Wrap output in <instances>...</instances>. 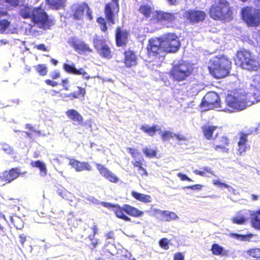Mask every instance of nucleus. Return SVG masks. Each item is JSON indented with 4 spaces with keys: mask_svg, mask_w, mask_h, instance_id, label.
Wrapping results in <instances>:
<instances>
[{
    "mask_svg": "<svg viewBox=\"0 0 260 260\" xmlns=\"http://www.w3.org/2000/svg\"><path fill=\"white\" fill-rule=\"evenodd\" d=\"M243 20L248 26H257L260 24V12L257 10H254L251 12V8L248 7H244L241 11Z\"/></svg>",
    "mask_w": 260,
    "mask_h": 260,
    "instance_id": "9d476101",
    "label": "nucleus"
},
{
    "mask_svg": "<svg viewBox=\"0 0 260 260\" xmlns=\"http://www.w3.org/2000/svg\"><path fill=\"white\" fill-rule=\"evenodd\" d=\"M211 251L214 255H221L226 256L229 254V251L224 250V248L218 244H213L211 246Z\"/></svg>",
    "mask_w": 260,
    "mask_h": 260,
    "instance_id": "c756f323",
    "label": "nucleus"
},
{
    "mask_svg": "<svg viewBox=\"0 0 260 260\" xmlns=\"http://www.w3.org/2000/svg\"><path fill=\"white\" fill-rule=\"evenodd\" d=\"M20 15L24 19L31 18L32 19V11H30V9L29 8L26 7L22 9L20 12Z\"/></svg>",
    "mask_w": 260,
    "mask_h": 260,
    "instance_id": "37998d69",
    "label": "nucleus"
},
{
    "mask_svg": "<svg viewBox=\"0 0 260 260\" xmlns=\"http://www.w3.org/2000/svg\"><path fill=\"white\" fill-rule=\"evenodd\" d=\"M103 205L108 208H112V210L116 217L125 221H131V218L127 216L125 213L128 215L134 217H141L144 214V212L128 204H124L122 206H120L118 204H112L109 202H103Z\"/></svg>",
    "mask_w": 260,
    "mask_h": 260,
    "instance_id": "39448f33",
    "label": "nucleus"
},
{
    "mask_svg": "<svg viewBox=\"0 0 260 260\" xmlns=\"http://www.w3.org/2000/svg\"><path fill=\"white\" fill-rule=\"evenodd\" d=\"M69 164L76 172H81L83 171H90L92 170V167L90 164L86 161H80L74 158H70Z\"/></svg>",
    "mask_w": 260,
    "mask_h": 260,
    "instance_id": "6ab92c4d",
    "label": "nucleus"
},
{
    "mask_svg": "<svg viewBox=\"0 0 260 260\" xmlns=\"http://www.w3.org/2000/svg\"><path fill=\"white\" fill-rule=\"evenodd\" d=\"M178 218L176 214L173 212L164 211V220L170 221Z\"/></svg>",
    "mask_w": 260,
    "mask_h": 260,
    "instance_id": "58836bf2",
    "label": "nucleus"
},
{
    "mask_svg": "<svg viewBox=\"0 0 260 260\" xmlns=\"http://www.w3.org/2000/svg\"><path fill=\"white\" fill-rule=\"evenodd\" d=\"M260 208L250 214V223L253 228L260 231Z\"/></svg>",
    "mask_w": 260,
    "mask_h": 260,
    "instance_id": "cd10ccee",
    "label": "nucleus"
},
{
    "mask_svg": "<svg viewBox=\"0 0 260 260\" xmlns=\"http://www.w3.org/2000/svg\"><path fill=\"white\" fill-rule=\"evenodd\" d=\"M60 85L63 87V89L65 90H70V84L68 79L66 78L61 80Z\"/></svg>",
    "mask_w": 260,
    "mask_h": 260,
    "instance_id": "8fccbe9b",
    "label": "nucleus"
},
{
    "mask_svg": "<svg viewBox=\"0 0 260 260\" xmlns=\"http://www.w3.org/2000/svg\"><path fill=\"white\" fill-rule=\"evenodd\" d=\"M144 158L141 157L138 159H135L132 162V164L134 168H137L138 174L142 177L147 176L148 173L146 170L143 167V163L144 162Z\"/></svg>",
    "mask_w": 260,
    "mask_h": 260,
    "instance_id": "393cba45",
    "label": "nucleus"
},
{
    "mask_svg": "<svg viewBox=\"0 0 260 260\" xmlns=\"http://www.w3.org/2000/svg\"><path fill=\"white\" fill-rule=\"evenodd\" d=\"M174 138H176L179 141H185L186 137L180 134H176L169 131L164 132V140L169 141Z\"/></svg>",
    "mask_w": 260,
    "mask_h": 260,
    "instance_id": "7c9ffc66",
    "label": "nucleus"
},
{
    "mask_svg": "<svg viewBox=\"0 0 260 260\" xmlns=\"http://www.w3.org/2000/svg\"><path fill=\"white\" fill-rule=\"evenodd\" d=\"M162 19V12L160 11H155L152 13V15L150 19V23L151 24H157Z\"/></svg>",
    "mask_w": 260,
    "mask_h": 260,
    "instance_id": "e433bc0d",
    "label": "nucleus"
},
{
    "mask_svg": "<svg viewBox=\"0 0 260 260\" xmlns=\"http://www.w3.org/2000/svg\"><path fill=\"white\" fill-rule=\"evenodd\" d=\"M31 167L34 168H37L39 169L40 175L42 177H45L47 174V169L45 164L40 160H37L36 161H32L30 162Z\"/></svg>",
    "mask_w": 260,
    "mask_h": 260,
    "instance_id": "c85d7f7f",
    "label": "nucleus"
},
{
    "mask_svg": "<svg viewBox=\"0 0 260 260\" xmlns=\"http://www.w3.org/2000/svg\"><path fill=\"white\" fill-rule=\"evenodd\" d=\"M63 69L66 72L72 74H75L76 70L74 64H69L67 63H64L63 64Z\"/></svg>",
    "mask_w": 260,
    "mask_h": 260,
    "instance_id": "49530a36",
    "label": "nucleus"
},
{
    "mask_svg": "<svg viewBox=\"0 0 260 260\" xmlns=\"http://www.w3.org/2000/svg\"><path fill=\"white\" fill-rule=\"evenodd\" d=\"M35 71L40 76H45L48 73V69L45 64H39L34 67Z\"/></svg>",
    "mask_w": 260,
    "mask_h": 260,
    "instance_id": "4c0bfd02",
    "label": "nucleus"
},
{
    "mask_svg": "<svg viewBox=\"0 0 260 260\" xmlns=\"http://www.w3.org/2000/svg\"><path fill=\"white\" fill-rule=\"evenodd\" d=\"M245 221V219L243 216L236 217L233 219V222L235 223L241 224Z\"/></svg>",
    "mask_w": 260,
    "mask_h": 260,
    "instance_id": "6e6d98bb",
    "label": "nucleus"
},
{
    "mask_svg": "<svg viewBox=\"0 0 260 260\" xmlns=\"http://www.w3.org/2000/svg\"><path fill=\"white\" fill-rule=\"evenodd\" d=\"M218 128V126L211 125H204L201 127L203 135L208 140L213 139V134Z\"/></svg>",
    "mask_w": 260,
    "mask_h": 260,
    "instance_id": "b1692460",
    "label": "nucleus"
},
{
    "mask_svg": "<svg viewBox=\"0 0 260 260\" xmlns=\"http://www.w3.org/2000/svg\"><path fill=\"white\" fill-rule=\"evenodd\" d=\"M203 186L201 184H194L191 186L186 187V188L190 189L192 190H200L202 188Z\"/></svg>",
    "mask_w": 260,
    "mask_h": 260,
    "instance_id": "bf43d9fd",
    "label": "nucleus"
},
{
    "mask_svg": "<svg viewBox=\"0 0 260 260\" xmlns=\"http://www.w3.org/2000/svg\"><path fill=\"white\" fill-rule=\"evenodd\" d=\"M138 11L146 19L149 18L152 14V8L148 4L141 5Z\"/></svg>",
    "mask_w": 260,
    "mask_h": 260,
    "instance_id": "f704fd0d",
    "label": "nucleus"
},
{
    "mask_svg": "<svg viewBox=\"0 0 260 260\" xmlns=\"http://www.w3.org/2000/svg\"><path fill=\"white\" fill-rule=\"evenodd\" d=\"M68 117L78 125H82L83 118L82 115L75 109H70L66 112Z\"/></svg>",
    "mask_w": 260,
    "mask_h": 260,
    "instance_id": "5701e85b",
    "label": "nucleus"
},
{
    "mask_svg": "<svg viewBox=\"0 0 260 260\" xmlns=\"http://www.w3.org/2000/svg\"><path fill=\"white\" fill-rule=\"evenodd\" d=\"M32 21L44 30L50 29L55 24L54 19L49 18L41 7L35 8L32 10Z\"/></svg>",
    "mask_w": 260,
    "mask_h": 260,
    "instance_id": "0eeeda50",
    "label": "nucleus"
},
{
    "mask_svg": "<svg viewBox=\"0 0 260 260\" xmlns=\"http://www.w3.org/2000/svg\"><path fill=\"white\" fill-rule=\"evenodd\" d=\"M105 254L106 255L107 258L113 259V257L115 255V253L111 252L109 250H107L105 251Z\"/></svg>",
    "mask_w": 260,
    "mask_h": 260,
    "instance_id": "0e129e2a",
    "label": "nucleus"
},
{
    "mask_svg": "<svg viewBox=\"0 0 260 260\" xmlns=\"http://www.w3.org/2000/svg\"><path fill=\"white\" fill-rule=\"evenodd\" d=\"M119 11V0H111V2L105 4L104 8L105 18L100 16L96 18V22L103 32L105 33L107 31V23L109 25L116 23Z\"/></svg>",
    "mask_w": 260,
    "mask_h": 260,
    "instance_id": "f257e3e1",
    "label": "nucleus"
},
{
    "mask_svg": "<svg viewBox=\"0 0 260 260\" xmlns=\"http://www.w3.org/2000/svg\"><path fill=\"white\" fill-rule=\"evenodd\" d=\"M140 129L149 136H153L156 132L159 130V128L156 125L150 126L147 124H143L140 126Z\"/></svg>",
    "mask_w": 260,
    "mask_h": 260,
    "instance_id": "473e14b6",
    "label": "nucleus"
},
{
    "mask_svg": "<svg viewBox=\"0 0 260 260\" xmlns=\"http://www.w3.org/2000/svg\"><path fill=\"white\" fill-rule=\"evenodd\" d=\"M128 152L131 155L132 157L135 158L138 154H139V152L136 149L133 148L131 147H127L126 148Z\"/></svg>",
    "mask_w": 260,
    "mask_h": 260,
    "instance_id": "603ef678",
    "label": "nucleus"
},
{
    "mask_svg": "<svg viewBox=\"0 0 260 260\" xmlns=\"http://www.w3.org/2000/svg\"><path fill=\"white\" fill-rule=\"evenodd\" d=\"M69 43L79 53L91 52V49L89 48V46L83 41H77L73 38L70 39Z\"/></svg>",
    "mask_w": 260,
    "mask_h": 260,
    "instance_id": "412c9836",
    "label": "nucleus"
},
{
    "mask_svg": "<svg viewBox=\"0 0 260 260\" xmlns=\"http://www.w3.org/2000/svg\"><path fill=\"white\" fill-rule=\"evenodd\" d=\"M177 176L179 177L180 180L182 181H187L188 182L192 181V180L191 179L188 177L185 174H183L181 173H178Z\"/></svg>",
    "mask_w": 260,
    "mask_h": 260,
    "instance_id": "5fc2aeb1",
    "label": "nucleus"
},
{
    "mask_svg": "<svg viewBox=\"0 0 260 260\" xmlns=\"http://www.w3.org/2000/svg\"><path fill=\"white\" fill-rule=\"evenodd\" d=\"M35 48L39 50H41L43 51H47V48L46 46L44 44H40L35 46Z\"/></svg>",
    "mask_w": 260,
    "mask_h": 260,
    "instance_id": "13d9d810",
    "label": "nucleus"
},
{
    "mask_svg": "<svg viewBox=\"0 0 260 260\" xmlns=\"http://www.w3.org/2000/svg\"><path fill=\"white\" fill-rule=\"evenodd\" d=\"M200 107L203 110L220 107L219 96L214 91L208 92L203 98Z\"/></svg>",
    "mask_w": 260,
    "mask_h": 260,
    "instance_id": "1a4fd4ad",
    "label": "nucleus"
},
{
    "mask_svg": "<svg viewBox=\"0 0 260 260\" xmlns=\"http://www.w3.org/2000/svg\"><path fill=\"white\" fill-rule=\"evenodd\" d=\"M128 31L118 26L115 28V38L117 47H125L128 43Z\"/></svg>",
    "mask_w": 260,
    "mask_h": 260,
    "instance_id": "dca6fc26",
    "label": "nucleus"
},
{
    "mask_svg": "<svg viewBox=\"0 0 260 260\" xmlns=\"http://www.w3.org/2000/svg\"><path fill=\"white\" fill-rule=\"evenodd\" d=\"M45 82L47 85L53 87L57 86L58 84L56 81H54L50 79L45 80Z\"/></svg>",
    "mask_w": 260,
    "mask_h": 260,
    "instance_id": "4d7b16f0",
    "label": "nucleus"
},
{
    "mask_svg": "<svg viewBox=\"0 0 260 260\" xmlns=\"http://www.w3.org/2000/svg\"><path fill=\"white\" fill-rule=\"evenodd\" d=\"M181 46L178 36L174 33H168L164 39V51L168 53H175Z\"/></svg>",
    "mask_w": 260,
    "mask_h": 260,
    "instance_id": "9b49d317",
    "label": "nucleus"
},
{
    "mask_svg": "<svg viewBox=\"0 0 260 260\" xmlns=\"http://www.w3.org/2000/svg\"><path fill=\"white\" fill-rule=\"evenodd\" d=\"M184 17L190 23H198L205 19L206 13L202 10H188L185 12Z\"/></svg>",
    "mask_w": 260,
    "mask_h": 260,
    "instance_id": "2eb2a0df",
    "label": "nucleus"
},
{
    "mask_svg": "<svg viewBox=\"0 0 260 260\" xmlns=\"http://www.w3.org/2000/svg\"><path fill=\"white\" fill-rule=\"evenodd\" d=\"M234 61L236 65L243 70L256 72L260 69V61L258 58L246 49L237 51L234 57Z\"/></svg>",
    "mask_w": 260,
    "mask_h": 260,
    "instance_id": "20e7f679",
    "label": "nucleus"
},
{
    "mask_svg": "<svg viewBox=\"0 0 260 260\" xmlns=\"http://www.w3.org/2000/svg\"><path fill=\"white\" fill-rule=\"evenodd\" d=\"M184 255L180 252L176 253L174 255V260H184Z\"/></svg>",
    "mask_w": 260,
    "mask_h": 260,
    "instance_id": "052dcab7",
    "label": "nucleus"
},
{
    "mask_svg": "<svg viewBox=\"0 0 260 260\" xmlns=\"http://www.w3.org/2000/svg\"><path fill=\"white\" fill-rule=\"evenodd\" d=\"M167 1L170 5L176 6L179 3L180 0H167Z\"/></svg>",
    "mask_w": 260,
    "mask_h": 260,
    "instance_id": "338daca9",
    "label": "nucleus"
},
{
    "mask_svg": "<svg viewBox=\"0 0 260 260\" xmlns=\"http://www.w3.org/2000/svg\"><path fill=\"white\" fill-rule=\"evenodd\" d=\"M193 172L195 174L200 175L201 176H205L206 173H210L214 175L213 173L211 171V169L208 167H204L202 171L195 170Z\"/></svg>",
    "mask_w": 260,
    "mask_h": 260,
    "instance_id": "79ce46f5",
    "label": "nucleus"
},
{
    "mask_svg": "<svg viewBox=\"0 0 260 260\" xmlns=\"http://www.w3.org/2000/svg\"><path fill=\"white\" fill-rule=\"evenodd\" d=\"M162 42V41L158 38H152L149 40L147 49L149 56H156L161 52Z\"/></svg>",
    "mask_w": 260,
    "mask_h": 260,
    "instance_id": "f3484780",
    "label": "nucleus"
},
{
    "mask_svg": "<svg viewBox=\"0 0 260 260\" xmlns=\"http://www.w3.org/2000/svg\"><path fill=\"white\" fill-rule=\"evenodd\" d=\"M219 141L220 144L214 147L215 150L217 151L221 150L223 152H228L229 149L226 148V146H229L230 144L229 138L226 136H222Z\"/></svg>",
    "mask_w": 260,
    "mask_h": 260,
    "instance_id": "bb28decb",
    "label": "nucleus"
},
{
    "mask_svg": "<svg viewBox=\"0 0 260 260\" xmlns=\"http://www.w3.org/2000/svg\"><path fill=\"white\" fill-rule=\"evenodd\" d=\"M107 239H115L114 233L113 231H110L106 234Z\"/></svg>",
    "mask_w": 260,
    "mask_h": 260,
    "instance_id": "e2e57ef3",
    "label": "nucleus"
},
{
    "mask_svg": "<svg viewBox=\"0 0 260 260\" xmlns=\"http://www.w3.org/2000/svg\"><path fill=\"white\" fill-rule=\"evenodd\" d=\"M228 110L232 112L243 110L247 106V102L244 96L229 94L225 98Z\"/></svg>",
    "mask_w": 260,
    "mask_h": 260,
    "instance_id": "6e6552de",
    "label": "nucleus"
},
{
    "mask_svg": "<svg viewBox=\"0 0 260 260\" xmlns=\"http://www.w3.org/2000/svg\"><path fill=\"white\" fill-rule=\"evenodd\" d=\"M176 19V17L175 16V14L164 12V21H166L168 22H172Z\"/></svg>",
    "mask_w": 260,
    "mask_h": 260,
    "instance_id": "c03bdc74",
    "label": "nucleus"
},
{
    "mask_svg": "<svg viewBox=\"0 0 260 260\" xmlns=\"http://www.w3.org/2000/svg\"><path fill=\"white\" fill-rule=\"evenodd\" d=\"M10 24L11 22L7 19L0 20V34L4 33Z\"/></svg>",
    "mask_w": 260,
    "mask_h": 260,
    "instance_id": "ea45409f",
    "label": "nucleus"
},
{
    "mask_svg": "<svg viewBox=\"0 0 260 260\" xmlns=\"http://www.w3.org/2000/svg\"><path fill=\"white\" fill-rule=\"evenodd\" d=\"M193 72V68L189 63L182 61L174 64L169 72L172 79L177 82L186 80Z\"/></svg>",
    "mask_w": 260,
    "mask_h": 260,
    "instance_id": "423d86ee",
    "label": "nucleus"
},
{
    "mask_svg": "<svg viewBox=\"0 0 260 260\" xmlns=\"http://www.w3.org/2000/svg\"><path fill=\"white\" fill-rule=\"evenodd\" d=\"M95 166L100 174L105 178L112 183H117L118 182V178L104 166L99 164H96Z\"/></svg>",
    "mask_w": 260,
    "mask_h": 260,
    "instance_id": "aec40b11",
    "label": "nucleus"
},
{
    "mask_svg": "<svg viewBox=\"0 0 260 260\" xmlns=\"http://www.w3.org/2000/svg\"><path fill=\"white\" fill-rule=\"evenodd\" d=\"M26 172H21L18 167L6 170L0 174V179L5 183H9L21 175H25Z\"/></svg>",
    "mask_w": 260,
    "mask_h": 260,
    "instance_id": "4468645a",
    "label": "nucleus"
},
{
    "mask_svg": "<svg viewBox=\"0 0 260 260\" xmlns=\"http://www.w3.org/2000/svg\"><path fill=\"white\" fill-rule=\"evenodd\" d=\"M93 44L94 48L102 57L107 59L112 57V51L105 39L95 36L93 39Z\"/></svg>",
    "mask_w": 260,
    "mask_h": 260,
    "instance_id": "f8f14e48",
    "label": "nucleus"
},
{
    "mask_svg": "<svg viewBox=\"0 0 260 260\" xmlns=\"http://www.w3.org/2000/svg\"><path fill=\"white\" fill-rule=\"evenodd\" d=\"M143 152L146 156L149 157H155L156 155V152L154 150L148 148L143 149Z\"/></svg>",
    "mask_w": 260,
    "mask_h": 260,
    "instance_id": "de8ad7c7",
    "label": "nucleus"
},
{
    "mask_svg": "<svg viewBox=\"0 0 260 260\" xmlns=\"http://www.w3.org/2000/svg\"><path fill=\"white\" fill-rule=\"evenodd\" d=\"M5 2L11 7L16 8L20 5V0H4Z\"/></svg>",
    "mask_w": 260,
    "mask_h": 260,
    "instance_id": "09e8293b",
    "label": "nucleus"
},
{
    "mask_svg": "<svg viewBox=\"0 0 260 260\" xmlns=\"http://www.w3.org/2000/svg\"><path fill=\"white\" fill-rule=\"evenodd\" d=\"M46 2L50 7L58 10L64 7L66 0H46Z\"/></svg>",
    "mask_w": 260,
    "mask_h": 260,
    "instance_id": "c9c22d12",
    "label": "nucleus"
},
{
    "mask_svg": "<svg viewBox=\"0 0 260 260\" xmlns=\"http://www.w3.org/2000/svg\"><path fill=\"white\" fill-rule=\"evenodd\" d=\"M77 89H78V92H72L68 94L66 97L69 98L70 100H73L75 99L78 98H82L84 99L85 95L86 94V89L85 88L82 87L81 86H77Z\"/></svg>",
    "mask_w": 260,
    "mask_h": 260,
    "instance_id": "72a5a7b5",
    "label": "nucleus"
},
{
    "mask_svg": "<svg viewBox=\"0 0 260 260\" xmlns=\"http://www.w3.org/2000/svg\"><path fill=\"white\" fill-rule=\"evenodd\" d=\"M74 75H82L83 76V78L86 80L91 78V77L83 68H80L79 69H76Z\"/></svg>",
    "mask_w": 260,
    "mask_h": 260,
    "instance_id": "a18cd8bd",
    "label": "nucleus"
},
{
    "mask_svg": "<svg viewBox=\"0 0 260 260\" xmlns=\"http://www.w3.org/2000/svg\"><path fill=\"white\" fill-rule=\"evenodd\" d=\"M71 10L73 18L75 20H79L82 19L85 12H86V15L89 20L92 19V12L88 5L85 3L74 5L71 8Z\"/></svg>",
    "mask_w": 260,
    "mask_h": 260,
    "instance_id": "ddd939ff",
    "label": "nucleus"
},
{
    "mask_svg": "<svg viewBox=\"0 0 260 260\" xmlns=\"http://www.w3.org/2000/svg\"><path fill=\"white\" fill-rule=\"evenodd\" d=\"M26 127L27 129H28L30 130V131H31L32 132H33V133H35L37 134H39V135H40V131H36V130L34 128V127H33L31 125H30V124H26Z\"/></svg>",
    "mask_w": 260,
    "mask_h": 260,
    "instance_id": "69168bd1",
    "label": "nucleus"
},
{
    "mask_svg": "<svg viewBox=\"0 0 260 260\" xmlns=\"http://www.w3.org/2000/svg\"><path fill=\"white\" fill-rule=\"evenodd\" d=\"M2 150L7 154H11L13 152L12 148L7 144H4L3 145Z\"/></svg>",
    "mask_w": 260,
    "mask_h": 260,
    "instance_id": "864d4df0",
    "label": "nucleus"
},
{
    "mask_svg": "<svg viewBox=\"0 0 260 260\" xmlns=\"http://www.w3.org/2000/svg\"><path fill=\"white\" fill-rule=\"evenodd\" d=\"M208 14L215 21H229L233 17V8L226 0H213Z\"/></svg>",
    "mask_w": 260,
    "mask_h": 260,
    "instance_id": "7ed1b4c3",
    "label": "nucleus"
},
{
    "mask_svg": "<svg viewBox=\"0 0 260 260\" xmlns=\"http://www.w3.org/2000/svg\"><path fill=\"white\" fill-rule=\"evenodd\" d=\"M132 196L137 201L144 203H148L151 202V197L150 195L145 194L133 191L131 193Z\"/></svg>",
    "mask_w": 260,
    "mask_h": 260,
    "instance_id": "2f4dec72",
    "label": "nucleus"
},
{
    "mask_svg": "<svg viewBox=\"0 0 260 260\" xmlns=\"http://www.w3.org/2000/svg\"><path fill=\"white\" fill-rule=\"evenodd\" d=\"M248 134L244 132H240L239 140L238 142L237 151L240 155H242L246 152L247 149H249L250 146L247 144L248 141Z\"/></svg>",
    "mask_w": 260,
    "mask_h": 260,
    "instance_id": "4be33fe9",
    "label": "nucleus"
},
{
    "mask_svg": "<svg viewBox=\"0 0 260 260\" xmlns=\"http://www.w3.org/2000/svg\"><path fill=\"white\" fill-rule=\"evenodd\" d=\"M91 230H92V234L89 235L87 238L90 241V244L88 245V246L91 249H93L96 248V247L100 243L99 240L96 239L95 236V235L98 234V228L96 225H93L91 228Z\"/></svg>",
    "mask_w": 260,
    "mask_h": 260,
    "instance_id": "a878e982",
    "label": "nucleus"
},
{
    "mask_svg": "<svg viewBox=\"0 0 260 260\" xmlns=\"http://www.w3.org/2000/svg\"><path fill=\"white\" fill-rule=\"evenodd\" d=\"M213 183L214 185H216L220 188H228L230 187L229 185L224 183L221 182L219 180H213Z\"/></svg>",
    "mask_w": 260,
    "mask_h": 260,
    "instance_id": "3c124183",
    "label": "nucleus"
},
{
    "mask_svg": "<svg viewBox=\"0 0 260 260\" xmlns=\"http://www.w3.org/2000/svg\"><path fill=\"white\" fill-rule=\"evenodd\" d=\"M123 55V62L125 68H131L137 65L138 57L135 52L131 49H127L124 51Z\"/></svg>",
    "mask_w": 260,
    "mask_h": 260,
    "instance_id": "a211bd4d",
    "label": "nucleus"
},
{
    "mask_svg": "<svg viewBox=\"0 0 260 260\" xmlns=\"http://www.w3.org/2000/svg\"><path fill=\"white\" fill-rule=\"evenodd\" d=\"M233 237L236 238V239L239 240L240 241H249L250 238L253 237V234H248L247 235H241L238 234H233Z\"/></svg>",
    "mask_w": 260,
    "mask_h": 260,
    "instance_id": "a19ab883",
    "label": "nucleus"
},
{
    "mask_svg": "<svg viewBox=\"0 0 260 260\" xmlns=\"http://www.w3.org/2000/svg\"><path fill=\"white\" fill-rule=\"evenodd\" d=\"M231 61L224 55L215 56L210 59L208 70L210 74L216 79L223 78L230 74Z\"/></svg>",
    "mask_w": 260,
    "mask_h": 260,
    "instance_id": "f03ea898",
    "label": "nucleus"
},
{
    "mask_svg": "<svg viewBox=\"0 0 260 260\" xmlns=\"http://www.w3.org/2000/svg\"><path fill=\"white\" fill-rule=\"evenodd\" d=\"M60 77V73L58 71H54L51 75V77L52 79H56Z\"/></svg>",
    "mask_w": 260,
    "mask_h": 260,
    "instance_id": "680f3d73",
    "label": "nucleus"
},
{
    "mask_svg": "<svg viewBox=\"0 0 260 260\" xmlns=\"http://www.w3.org/2000/svg\"><path fill=\"white\" fill-rule=\"evenodd\" d=\"M169 241L168 239L164 238V249H168L169 248Z\"/></svg>",
    "mask_w": 260,
    "mask_h": 260,
    "instance_id": "774afa93",
    "label": "nucleus"
}]
</instances>
